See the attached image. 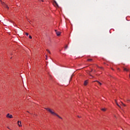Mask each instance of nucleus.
I'll use <instances>...</instances> for the list:
<instances>
[{"label":"nucleus","instance_id":"obj_1","mask_svg":"<svg viewBox=\"0 0 130 130\" xmlns=\"http://www.w3.org/2000/svg\"><path fill=\"white\" fill-rule=\"evenodd\" d=\"M45 109H46V110H47V111L50 112V113H51L53 115H55L56 116H57V117L60 118V119H62V118L61 117H60L59 115H58L55 112L52 111V110H51L50 109H49V108H45Z\"/></svg>","mask_w":130,"mask_h":130},{"label":"nucleus","instance_id":"obj_2","mask_svg":"<svg viewBox=\"0 0 130 130\" xmlns=\"http://www.w3.org/2000/svg\"><path fill=\"white\" fill-rule=\"evenodd\" d=\"M2 5H3V6H4L5 8H6V9L9 10V6H8V5H7V4H5V3H4V2H2Z\"/></svg>","mask_w":130,"mask_h":130},{"label":"nucleus","instance_id":"obj_3","mask_svg":"<svg viewBox=\"0 0 130 130\" xmlns=\"http://www.w3.org/2000/svg\"><path fill=\"white\" fill-rule=\"evenodd\" d=\"M7 117H8V118H13V115H10V114H8L7 115Z\"/></svg>","mask_w":130,"mask_h":130},{"label":"nucleus","instance_id":"obj_4","mask_svg":"<svg viewBox=\"0 0 130 130\" xmlns=\"http://www.w3.org/2000/svg\"><path fill=\"white\" fill-rule=\"evenodd\" d=\"M56 32V34L57 35V36H59L60 35V32L57 31V30H55Z\"/></svg>","mask_w":130,"mask_h":130},{"label":"nucleus","instance_id":"obj_5","mask_svg":"<svg viewBox=\"0 0 130 130\" xmlns=\"http://www.w3.org/2000/svg\"><path fill=\"white\" fill-rule=\"evenodd\" d=\"M21 121H18L17 124L20 127L22 126V124H21Z\"/></svg>","mask_w":130,"mask_h":130},{"label":"nucleus","instance_id":"obj_6","mask_svg":"<svg viewBox=\"0 0 130 130\" xmlns=\"http://www.w3.org/2000/svg\"><path fill=\"white\" fill-rule=\"evenodd\" d=\"M88 84V81H87V80H86L84 82V86H87V84Z\"/></svg>","mask_w":130,"mask_h":130},{"label":"nucleus","instance_id":"obj_7","mask_svg":"<svg viewBox=\"0 0 130 130\" xmlns=\"http://www.w3.org/2000/svg\"><path fill=\"white\" fill-rule=\"evenodd\" d=\"M54 3L55 4H56L57 7L58 8V4H57V3L56 2V1H54Z\"/></svg>","mask_w":130,"mask_h":130},{"label":"nucleus","instance_id":"obj_8","mask_svg":"<svg viewBox=\"0 0 130 130\" xmlns=\"http://www.w3.org/2000/svg\"><path fill=\"white\" fill-rule=\"evenodd\" d=\"M95 82H97V83H98V84H99V85H100V86H101V85H102V83L98 81H95Z\"/></svg>","mask_w":130,"mask_h":130},{"label":"nucleus","instance_id":"obj_9","mask_svg":"<svg viewBox=\"0 0 130 130\" xmlns=\"http://www.w3.org/2000/svg\"><path fill=\"white\" fill-rule=\"evenodd\" d=\"M123 70L125 71L126 72H128V69H126V68H123Z\"/></svg>","mask_w":130,"mask_h":130},{"label":"nucleus","instance_id":"obj_10","mask_svg":"<svg viewBox=\"0 0 130 130\" xmlns=\"http://www.w3.org/2000/svg\"><path fill=\"white\" fill-rule=\"evenodd\" d=\"M46 51L48 52V53H49V54H51V52H50V51H49V50L47 49Z\"/></svg>","mask_w":130,"mask_h":130},{"label":"nucleus","instance_id":"obj_11","mask_svg":"<svg viewBox=\"0 0 130 130\" xmlns=\"http://www.w3.org/2000/svg\"><path fill=\"white\" fill-rule=\"evenodd\" d=\"M101 110H102V111H106V108H103Z\"/></svg>","mask_w":130,"mask_h":130},{"label":"nucleus","instance_id":"obj_12","mask_svg":"<svg viewBox=\"0 0 130 130\" xmlns=\"http://www.w3.org/2000/svg\"><path fill=\"white\" fill-rule=\"evenodd\" d=\"M92 59H87V61H92Z\"/></svg>","mask_w":130,"mask_h":130},{"label":"nucleus","instance_id":"obj_13","mask_svg":"<svg viewBox=\"0 0 130 130\" xmlns=\"http://www.w3.org/2000/svg\"><path fill=\"white\" fill-rule=\"evenodd\" d=\"M116 105H117V106H118V107H119L120 108H121L120 106H119V105H118L117 103H116Z\"/></svg>","mask_w":130,"mask_h":130},{"label":"nucleus","instance_id":"obj_14","mask_svg":"<svg viewBox=\"0 0 130 130\" xmlns=\"http://www.w3.org/2000/svg\"><path fill=\"white\" fill-rule=\"evenodd\" d=\"M29 39H32V37L30 35H29Z\"/></svg>","mask_w":130,"mask_h":130},{"label":"nucleus","instance_id":"obj_15","mask_svg":"<svg viewBox=\"0 0 130 130\" xmlns=\"http://www.w3.org/2000/svg\"><path fill=\"white\" fill-rule=\"evenodd\" d=\"M126 101H127L128 102H130V100L126 99Z\"/></svg>","mask_w":130,"mask_h":130},{"label":"nucleus","instance_id":"obj_16","mask_svg":"<svg viewBox=\"0 0 130 130\" xmlns=\"http://www.w3.org/2000/svg\"><path fill=\"white\" fill-rule=\"evenodd\" d=\"M25 35H26V36H28V35H29V34L26 32V33H25Z\"/></svg>","mask_w":130,"mask_h":130},{"label":"nucleus","instance_id":"obj_17","mask_svg":"<svg viewBox=\"0 0 130 130\" xmlns=\"http://www.w3.org/2000/svg\"><path fill=\"white\" fill-rule=\"evenodd\" d=\"M93 70H91V71H89L88 73H91V72H92Z\"/></svg>","mask_w":130,"mask_h":130},{"label":"nucleus","instance_id":"obj_18","mask_svg":"<svg viewBox=\"0 0 130 130\" xmlns=\"http://www.w3.org/2000/svg\"><path fill=\"white\" fill-rule=\"evenodd\" d=\"M65 48H66V49H67L68 48V46H66L65 47Z\"/></svg>","mask_w":130,"mask_h":130},{"label":"nucleus","instance_id":"obj_19","mask_svg":"<svg viewBox=\"0 0 130 130\" xmlns=\"http://www.w3.org/2000/svg\"><path fill=\"white\" fill-rule=\"evenodd\" d=\"M46 59H47V55H46Z\"/></svg>","mask_w":130,"mask_h":130},{"label":"nucleus","instance_id":"obj_20","mask_svg":"<svg viewBox=\"0 0 130 130\" xmlns=\"http://www.w3.org/2000/svg\"><path fill=\"white\" fill-rule=\"evenodd\" d=\"M122 105H123V106H125V105H124L123 103H121Z\"/></svg>","mask_w":130,"mask_h":130},{"label":"nucleus","instance_id":"obj_21","mask_svg":"<svg viewBox=\"0 0 130 130\" xmlns=\"http://www.w3.org/2000/svg\"><path fill=\"white\" fill-rule=\"evenodd\" d=\"M72 78H73V76H71V80H72Z\"/></svg>","mask_w":130,"mask_h":130},{"label":"nucleus","instance_id":"obj_22","mask_svg":"<svg viewBox=\"0 0 130 130\" xmlns=\"http://www.w3.org/2000/svg\"><path fill=\"white\" fill-rule=\"evenodd\" d=\"M89 75H90V76H91L92 77H93V76H92V75H91V74H89Z\"/></svg>","mask_w":130,"mask_h":130},{"label":"nucleus","instance_id":"obj_23","mask_svg":"<svg viewBox=\"0 0 130 130\" xmlns=\"http://www.w3.org/2000/svg\"><path fill=\"white\" fill-rule=\"evenodd\" d=\"M78 117H79V118H80V117H80L79 116H78Z\"/></svg>","mask_w":130,"mask_h":130},{"label":"nucleus","instance_id":"obj_24","mask_svg":"<svg viewBox=\"0 0 130 130\" xmlns=\"http://www.w3.org/2000/svg\"><path fill=\"white\" fill-rule=\"evenodd\" d=\"M8 128L10 129V128L9 127H8Z\"/></svg>","mask_w":130,"mask_h":130},{"label":"nucleus","instance_id":"obj_25","mask_svg":"<svg viewBox=\"0 0 130 130\" xmlns=\"http://www.w3.org/2000/svg\"><path fill=\"white\" fill-rule=\"evenodd\" d=\"M0 1L1 2V3H2V0H0Z\"/></svg>","mask_w":130,"mask_h":130},{"label":"nucleus","instance_id":"obj_26","mask_svg":"<svg viewBox=\"0 0 130 130\" xmlns=\"http://www.w3.org/2000/svg\"><path fill=\"white\" fill-rule=\"evenodd\" d=\"M118 70H119V68H118Z\"/></svg>","mask_w":130,"mask_h":130}]
</instances>
